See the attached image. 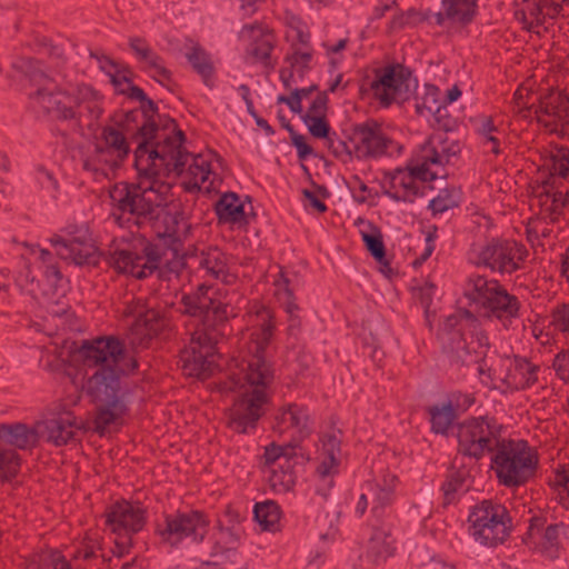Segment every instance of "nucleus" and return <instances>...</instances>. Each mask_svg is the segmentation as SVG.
<instances>
[{
    "instance_id": "nucleus-1",
    "label": "nucleus",
    "mask_w": 569,
    "mask_h": 569,
    "mask_svg": "<svg viewBox=\"0 0 569 569\" xmlns=\"http://www.w3.org/2000/svg\"><path fill=\"white\" fill-rule=\"evenodd\" d=\"M78 359L88 368L97 367L84 390L96 405L93 431L100 436L119 430L128 408L123 401L120 377L134 371L138 362L129 357L123 343L116 337L84 340L77 351Z\"/></svg>"
},
{
    "instance_id": "nucleus-2",
    "label": "nucleus",
    "mask_w": 569,
    "mask_h": 569,
    "mask_svg": "<svg viewBox=\"0 0 569 569\" xmlns=\"http://www.w3.org/2000/svg\"><path fill=\"white\" fill-rule=\"evenodd\" d=\"M271 336V326L264 327L261 340L254 343L253 353L237 365L239 372H232L227 381L220 383L222 392H239L229 410V427L237 432L243 433L249 427L254 428L264 413L263 406L269 401L267 389L274 375L272 365L266 357V346Z\"/></svg>"
},
{
    "instance_id": "nucleus-3",
    "label": "nucleus",
    "mask_w": 569,
    "mask_h": 569,
    "mask_svg": "<svg viewBox=\"0 0 569 569\" xmlns=\"http://www.w3.org/2000/svg\"><path fill=\"white\" fill-rule=\"evenodd\" d=\"M109 196L122 212L137 217L138 224H150L157 237L173 238L183 213L174 203H162V191L153 186L141 188L140 184L120 182L114 184Z\"/></svg>"
},
{
    "instance_id": "nucleus-4",
    "label": "nucleus",
    "mask_w": 569,
    "mask_h": 569,
    "mask_svg": "<svg viewBox=\"0 0 569 569\" xmlns=\"http://www.w3.org/2000/svg\"><path fill=\"white\" fill-rule=\"evenodd\" d=\"M526 442L505 439L491 457V468L499 482L506 487H519L535 473L537 459L525 452Z\"/></svg>"
},
{
    "instance_id": "nucleus-5",
    "label": "nucleus",
    "mask_w": 569,
    "mask_h": 569,
    "mask_svg": "<svg viewBox=\"0 0 569 569\" xmlns=\"http://www.w3.org/2000/svg\"><path fill=\"white\" fill-rule=\"evenodd\" d=\"M471 535L482 546L496 547L510 533L511 518L507 508L491 500H483L473 507L468 517Z\"/></svg>"
},
{
    "instance_id": "nucleus-6",
    "label": "nucleus",
    "mask_w": 569,
    "mask_h": 569,
    "mask_svg": "<svg viewBox=\"0 0 569 569\" xmlns=\"http://www.w3.org/2000/svg\"><path fill=\"white\" fill-rule=\"evenodd\" d=\"M502 426L487 418H472L458 427L459 452L463 456L481 459L486 452L492 453L505 439Z\"/></svg>"
},
{
    "instance_id": "nucleus-7",
    "label": "nucleus",
    "mask_w": 569,
    "mask_h": 569,
    "mask_svg": "<svg viewBox=\"0 0 569 569\" xmlns=\"http://www.w3.org/2000/svg\"><path fill=\"white\" fill-rule=\"evenodd\" d=\"M375 73L370 89L383 107H389L392 102L403 103L417 88L411 70L400 63L376 69Z\"/></svg>"
},
{
    "instance_id": "nucleus-8",
    "label": "nucleus",
    "mask_w": 569,
    "mask_h": 569,
    "mask_svg": "<svg viewBox=\"0 0 569 569\" xmlns=\"http://www.w3.org/2000/svg\"><path fill=\"white\" fill-rule=\"evenodd\" d=\"M106 259L118 272L143 279L159 269L161 253L157 246L148 243L141 256L128 250H116L108 253Z\"/></svg>"
},
{
    "instance_id": "nucleus-9",
    "label": "nucleus",
    "mask_w": 569,
    "mask_h": 569,
    "mask_svg": "<svg viewBox=\"0 0 569 569\" xmlns=\"http://www.w3.org/2000/svg\"><path fill=\"white\" fill-rule=\"evenodd\" d=\"M349 141L353 144L358 159L380 157L386 153L392 142L383 134L380 123L371 119L356 124Z\"/></svg>"
},
{
    "instance_id": "nucleus-10",
    "label": "nucleus",
    "mask_w": 569,
    "mask_h": 569,
    "mask_svg": "<svg viewBox=\"0 0 569 569\" xmlns=\"http://www.w3.org/2000/svg\"><path fill=\"white\" fill-rule=\"evenodd\" d=\"M208 521L199 511L190 513H177L176 516L166 517V527L159 530L164 542L171 547L177 546L183 537L193 535L196 541H201L206 535Z\"/></svg>"
},
{
    "instance_id": "nucleus-11",
    "label": "nucleus",
    "mask_w": 569,
    "mask_h": 569,
    "mask_svg": "<svg viewBox=\"0 0 569 569\" xmlns=\"http://www.w3.org/2000/svg\"><path fill=\"white\" fill-rule=\"evenodd\" d=\"M216 345L191 338V345L180 356L181 368L187 376L209 378L216 369Z\"/></svg>"
},
{
    "instance_id": "nucleus-12",
    "label": "nucleus",
    "mask_w": 569,
    "mask_h": 569,
    "mask_svg": "<svg viewBox=\"0 0 569 569\" xmlns=\"http://www.w3.org/2000/svg\"><path fill=\"white\" fill-rule=\"evenodd\" d=\"M439 336L443 343V351L453 367L471 363L472 355L463 337L461 315H450L446 318Z\"/></svg>"
},
{
    "instance_id": "nucleus-13",
    "label": "nucleus",
    "mask_w": 569,
    "mask_h": 569,
    "mask_svg": "<svg viewBox=\"0 0 569 569\" xmlns=\"http://www.w3.org/2000/svg\"><path fill=\"white\" fill-rule=\"evenodd\" d=\"M190 153L181 146H176L172 137H166L162 141H154L150 150L151 163L144 167V176L153 177L159 174L156 169V160H159L167 173L176 172L181 174L184 170Z\"/></svg>"
},
{
    "instance_id": "nucleus-14",
    "label": "nucleus",
    "mask_w": 569,
    "mask_h": 569,
    "mask_svg": "<svg viewBox=\"0 0 569 569\" xmlns=\"http://www.w3.org/2000/svg\"><path fill=\"white\" fill-rule=\"evenodd\" d=\"M227 309L228 306L218 300L201 312L188 313V316L199 319L192 337L199 341L217 345L219 338L224 336V327L229 318Z\"/></svg>"
},
{
    "instance_id": "nucleus-15",
    "label": "nucleus",
    "mask_w": 569,
    "mask_h": 569,
    "mask_svg": "<svg viewBox=\"0 0 569 569\" xmlns=\"http://www.w3.org/2000/svg\"><path fill=\"white\" fill-rule=\"evenodd\" d=\"M50 241L57 248V254L64 260H71L78 266H97L99 262L100 253L90 239L77 237L67 240L54 236Z\"/></svg>"
},
{
    "instance_id": "nucleus-16",
    "label": "nucleus",
    "mask_w": 569,
    "mask_h": 569,
    "mask_svg": "<svg viewBox=\"0 0 569 569\" xmlns=\"http://www.w3.org/2000/svg\"><path fill=\"white\" fill-rule=\"evenodd\" d=\"M516 243L492 240L480 252L479 260L492 270L511 273L519 268L516 254L519 253Z\"/></svg>"
},
{
    "instance_id": "nucleus-17",
    "label": "nucleus",
    "mask_w": 569,
    "mask_h": 569,
    "mask_svg": "<svg viewBox=\"0 0 569 569\" xmlns=\"http://www.w3.org/2000/svg\"><path fill=\"white\" fill-rule=\"evenodd\" d=\"M106 522L113 532H137L144 526V510L140 503L119 501L110 508Z\"/></svg>"
},
{
    "instance_id": "nucleus-18",
    "label": "nucleus",
    "mask_w": 569,
    "mask_h": 569,
    "mask_svg": "<svg viewBox=\"0 0 569 569\" xmlns=\"http://www.w3.org/2000/svg\"><path fill=\"white\" fill-rule=\"evenodd\" d=\"M37 428H39V439L46 438L56 446L68 443V441L74 436L73 429H90V427H87L82 421L78 423L76 417H73L71 412L38 422Z\"/></svg>"
},
{
    "instance_id": "nucleus-19",
    "label": "nucleus",
    "mask_w": 569,
    "mask_h": 569,
    "mask_svg": "<svg viewBox=\"0 0 569 569\" xmlns=\"http://www.w3.org/2000/svg\"><path fill=\"white\" fill-rule=\"evenodd\" d=\"M240 37L252 40L247 52L253 62H262L268 70L274 68V62L271 60V52L274 48L271 32L263 31L259 23L247 24L242 28Z\"/></svg>"
},
{
    "instance_id": "nucleus-20",
    "label": "nucleus",
    "mask_w": 569,
    "mask_h": 569,
    "mask_svg": "<svg viewBox=\"0 0 569 569\" xmlns=\"http://www.w3.org/2000/svg\"><path fill=\"white\" fill-rule=\"evenodd\" d=\"M520 302L516 296L509 295L507 290L501 289L495 293L489 302L482 308L480 315L485 318L495 317L508 328L511 320L519 315Z\"/></svg>"
},
{
    "instance_id": "nucleus-21",
    "label": "nucleus",
    "mask_w": 569,
    "mask_h": 569,
    "mask_svg": "<svg viewBox=\"0 0 569 569\" xmlns=\"http://www.w3.org/2000/svg\"><path fill=\"white\" fill-rule=\"evenodd\" d=\"M0 441L19 449H31L39 441L37 425L29 428L24 423L0 425Z\"/></svg>"
},
{
    "instance_id": "nucleus-22",
    "label": "nucleus",
    "mask_w": 569,
    "mask_h": 569,
    "mask_svg": "<svg viewBox=\"0 0 569 569\" xmlns=\"http://www.w3.org/2000/svg\"><path fill=\"white\" fill-rule=\"evenodd\" d=\"M166 326L167 321L160 312L149 309L137 316L131 325V332L140 343H144L146 340L158 336Z\"/></svg>"
},
{
    "instance_id": "nucleus-23",
    "label": "nucleus",
    "mask_w": 569,
    "mask_h": 569,
    "mask_svg": "<svg viewBox=\"0 0 569 569\" xmlns=\"http://www.w3.org/2000/svg\"><path fill=\"white\" fill-rule=\"evenodd\" d=\"M101 136L106 144H96V152L102 154L104 152L116 151L118 158L117 164L121 163L130 151L124 131L116 126H106L102 129Z\"/></svg>"
},
{
    "instance_id": "nucleus-24",
    "label": "nucleus",
    "mask_w": 569,
    "mask_h": 569,
    "mask_svg": "<svg viewBox=\"0 0 569 569\" xmlns=\"http://www.w3.org/2000/svg\"><path fill=\"white\" fill-rule=\"evenodd\" d=\"M98 100V92L92 88L81 87L78 89L76 111H82L84 113V118H82L81 121H89V127L92 126L91 121L98 120L103 112Z\"/></svg>"
},
{
    "instance_id": "nucleus-25",
    "label": "nucleus",
    "mask_w": 569,
    "mask_h": 569,
    "mask_svg": "<svg viewBox=\"0 0 569 569\" xmlns=\"http://www.w3.org/2000/svg\"><path fill=\"white\" fill-rule=\"evenodd\" d=\"M471 289L466 291V297L480 303L481 309L491 300V298L501 289V284L497 280H487L482 276H477L469 280Z\"/></svg>"
},
{
    "instance_id": "nucleus-26",
    "label": "nucleus",
    "mask_w": 569,
    "mask_h": 569,
    "mask_svg": "<svg viewBox=\"0 0 569 569\" xmlns=\"http://www.w3.org/2000/svg\"><path fill=\"white\" fill-rule=\"evenodd\" d=\"M427 412L430 415L431 429L436 433H447L449 427L457 418L452 400L441 406H430L427 408Z\"/></svg>"
},
{
    "instance_id": "nucleus-27",
    "label": "nucleus",
    "mask_w": 569,
    "mask_h": 569,
    "mask_svg": "<svg viewBox=\"0 0 569 569\" xmlns=\"http://www.w3.org/2000/svg\"><path fill=\"white\" fill-rule=\"evenodd\" d=\"M254 520L261 526L262 530L277 531L280 520V508L272 501L267 500L258 502L253 509Z\"/></svg>"
},
{
    "instance_id": "nucleus-28",
    "label": "nucleus",
    "mask_w": 569,
    "mask_h": 569,
    "mask_svg": "<svg viewBox=\"0 0 569 569\" xmlns=\"http://www.w3.org/2000/svg\"><path fill=\"white\" fill-rule=\"evenodd\" d=\"M447 19L467 24L476 14L477 0H443Z\"/></svg>"
},
{
    "instance_id": "nucleus-29",
    "label": "nucleus",
    "mask_w": 569,
    "mask_h": 569,
    "mask_svg": "<svg viewBox=\"0 0 569 569\" xmlns=\"http://www.w3.org/2000/svg\"><path fill=\"white\" fill-rule=\"evenodd\" d=\"M186 57L192 68L202 77L203 82L210 86L209 80L213 73V64L204 49L199 44H194Z\"/></svg>"
},
{
    "instance_id": "nucleus-30",
    "label": "nucleus",
    "mask_w": 569,
    "mask_h": 569,
    "mask_svg": "<svg viewBox=\"0 0 569 569\" xmlns=\"http://www.w3.org/2000/svg\"><path fill=\"white\" fill-rule=\"evenodd\" d=\"M279 423H287L293 428H297L302 438L310 435L308 428L309 416L306 410L296 403L289 405L278 418Z\"/></svg>"
},
{
    "instance_id": "nucleus-31",
    "label": "nucleus",
    "mask_w": 569,
    "mask_h": 569,
    "mask_svg": "<svg viewBox=\"0 0 569 569\" xmlns=\"http://www.w3.org/2000/svg\"><path fill=\"white\" fill-rule=\"evenodd\" d=\"M211 288L204 284L198 287L197 291L191 295H184L181 299V303L184 307L183 312L194 313L201 312V310L207 309L217 300L208 295Z\"/></svg>"
},
{
    "instance_id": "nucleus-32",
    "label": "nucleus",
    "mask_w": 569,
    "mask_h": 569,
    "mask_svg": "<svg viewBox=\"0 0 569 569\" xmlns=\"http://www.w3.org/2000/svg\"><path fill=\"white\" fill-rule=\"evenodd\" d=\"M539 203L543 207V211L551 221H556L561 214L562 208H565L569 201L568 197H563L560 191L545 190L539 196Z\"/></svg>"
},
{
    "instance_id": "nucleus-33",
    "label": "nucleus",
    "mask_w": 569,
    "mask_h": 569,
    "mask_svg": "<svg viewBox=\"0 0 569 569\" xmlns=\"http://www.w3.org/2000/svg\"><path fill=\"white\" fill-rule=\"evenodd\" d=\"M58 98L57 109L53 110L52 114L57 119H76L80 123L81 119L84 118V113L82 111H76L77 96L73 97L67 92L58 91Z\"/></svg>"
},
{
    "instance_id": "nucleus-34",
    "label": "nucleus",
    "mask_w": 569,
    "mask_h": 569,
    "mask_svg": "<svg viewBox=\"0 0 569 569\" xmlns=\"http://www.w3.org/2000/svg\"><path fill=\"white\" fill-rule=\"evenodd\" d=\"M296 477L292 466L279 465V469H271L269 476L270 487L277 492H288L292 489Z\"/></svg>"
},
{
    "instance_id": "nucleus-35",
    "label": "nucleus",
    "mask_w": 569,
    "mask_h": 569,
    "mask_svg": "<svg viewBox=\"0 0 569 569\" xmlns=\"http://www.w3.org/2000/svg\"><path fill=\"white\" fill-rule=\"evenodd\" d=\"M371 233L362 232V240L366 244L367 250L375 258L376 261L385 259L386 248L382 240V233L380 229L368 222Z\"/></svg>"
},
{
    "instance_id": "nucleus-36",
    "label": "nucleus",
    "mask_w": 569,
    "mask_h": 569,
    "mask_svg": "<svg viewBox=\"0 0 569 569\" xmlns=\"http://www.w3.org/2000/svg\"><path fill=\"white\" fill-rule=\"evenodd\" d=\"M199 264L214 278L226 273L224 254L218 248H212L207 253H202Z\"/></svg>"
},
{
    "instance_id": "nucleus-37",
    "label": "nucleus",
    "mask_w": 569,
    "mask_h": 569,
    "mask_svg": "<svg viewBox=\"0 0 569 569\" xmlns=\"http://www.w3.org/2000/svg\"><path fill=\"white\" fill-rule=\"evenodd\" d=\"M16 68L28 77L31 82L37 84L38 88L47 83L51 84L52 80L46 76L40 68L39 61L34 59H22L18 64H16Z\"/></svg>"
},
{
    "instance_id": "nucleus-38",
    "label": "nucleus",
    "mask_w": 569,
    "mask_h": 569,
    "mask_svg": "<svg viewBox=\"0 0 569 569\" xmlns=\"http://www.w3.org/2000/svg\"><path fill=\"white\" fill-rule=\"evenodd\" d=\"M140 110L143 114L144 122L138 128L137 136H146L151 134L152 132H158L159 124L154 119V117L159 114L157 104L147 97L144 103H141Z\"/></svg>"
},
{
    "instance_id": "nucleus-39",
    "label": "nucleus",
    "mask_w": 569,
    "mask_h": 569,
    "mask_svg": "<svg viewBox=\"0 0 569 569\" xmlns=\"http://www.w3.org/2000/svg\"><path fill=\"white\" fill-rule=\"evenodd\" d=\"M157 133L158 132H152L151 134L137 136V131H136L132 136L133 139H140L138 147L134 151V166L140 174H144V168H141L140 164L144 160L146 156H148L146 158V161L148 163H151L150 150H151V148H153L154 140L157 138Z\"/></svg>"
},
{
    "instance_id": "nucleus-40",
    "label": "nucleus",
    "mask_w": 569,
    "mask_h": 569,
    "mask_svg": "<svg viewBox=\"0 0 569 569\" xmlns=\"http://www.w3.org/2000/svg\"><path fill=\"white\" fill-rule=\"evenodd\" d=\"M467 471L463 469L452 470L447 476L441 489L443 491V506H448L455 500V493L463 486L467 477Z\"/></svg>"
},
{
    "instance_id": "nucleus-41",
    "label": "nucleus",
    "mask_w": 569,
    "mask_h": 569,
    "mask_svg": "<svg viewBox=\"0 0 569 569\" xmlns=\"http://www.w3.org/2000/svg\"><path fill=\"white\" fill-rule=\"evenodd\" d=\"M20 468V457L14 450H0V475L3 479L13 478Z\"/></svg>"
},
{
    "instance_id": "nucleus-42",
    "label": "nucleus",
    "mask_w": 569,
    "mask_h": 569,
    "mask_svg": "<svg viewBox=\"0 0 569 569\" xmlns=\"http://www.w3.org/2000/svg\"><path fill=\"white\" fill-rule=\"evenodd\" d=\"M33 98L41 104L43 110L52 114L53 110L57 109L58 91H53V82L41 86L37 89Z\"/></svg>"
},
{
    "instance_id": "nucleus-43",
    "label": "nucleus",
    "mask_w": 569,
    "mask_h": 569,
    "mask_svg": "<svg viewBox=\"0 0 569 569\" xmlns=\"http://www.w3.org/2000/svg\"><path fill=\"white\" fill-rule=\"evenodd\" d=\"M301 120L308 126V130L313 138L327 140L332 136L327 117L301 116Z\"/></svg>"
},
{
    "instance_id": "nucleus-44",
    "label": "nucleus",
    "mask_w": 569,
    "mask_h": 569,
    "mask_svg": "<svg viewBox=\"0 0 569 569\" xmlns=\"http://www.w3.org/2000/svg\"><path fill=\"white\" fill-rule=\"evenodd\" d=\"M238 201V194L231 191L226 192L220 197V199L214 204V211L220 222H229L232 209Z\"/></svg>"
},
{
    "instance_id": "nucleus-45",
    "label": "nucleus",
    "mask_w": 569,
    "mask_h": 569,
    "mask_svg": "<svg viewBox=\"0 0 569 569\" xmlns=\"http://www.w3.org/2000/svg\"><path fill=\"white\" fill-rule=\"evenodd\" d=\"M390 178V189L400 186L405 190L411 192L415 197L422 196L418 186L412 181L411 177L400 168L396 169L392 173H387Z\"/></svg>"
},
{
    "instance_id": "nucleus-46",
    "label": "nucleus",
    "mask_w": 569,
    "mask_h": 569,
    "mask_svg": "<svg viewBox=\"0 0 569 569\" xmlns=\"http://www.w3.org/2000/svg\"><path fill=\"white\" fill-rule=\"evenodd\" d=\"M39 566L48 569L52 567V569H70V563L64 559L58 550H46L42 551L39 556Z\"/></svg>"
},
{
    "instance_id": "nucleus-47",
    "label": "nucleus",
    "mask_w": 569,
    "mask_h": 569,
    "mask_svg": "<svg viewBox=\"0 0 569 569\" xmlns=\"http://www.w3.org/2000/svg\"><path fill=\"white\" fill-rule=\"evenodd\" d=\"M390 538V535L382 531V530H376L375 535L371 538V551H373L379 543L383 545V551L376 552V559L373 565L381 566L380 558H388L391 557L393 553V547H391V543L387 541V539Z\"/></svg>"
},
{
    "instance_id": "nucleus-48",
    "label": "nucleus",
    "mask_w": 569,
    "mask_h": 569,
    "mask_svg": "<svg viewBox=\"0 0 569 569\" xmlns=\"http://www.w3.org/2000/svg\"><path fill=\"white\" fill-rule=\"evenodd\" d=\"M470 347H472V361L471 362H478L480 359H482L486 356L485 349L489 348V338L483 331H477L472 336V340L470 343H467Z\"/></svg>"
},
{
    "instance_id": "nucleus-49",
    "label": "nucleus",
    "mask_w": 569,
    "mask_h": 569,
    "mask_svg": "<svg viewBox=\"0 0 569 569\" xmlns=\"http://www.w3.org/2000/svg\"><path fill=\"white\" fill-rule=\"evenodd\" d=\"M458 206V202L452 199L450 192L445 189L441 191V193L432 199L429 203V209L432 210L433 214L442 213L447 211L450 208H455Z\"/></svg>"
},
{
    "instance_id": "nucleus-50",
    "label": "nucleus",
    "mask_w": 569,
    "mask_h": 569,
    "mask_svg": "<svg viewBox=\"0 0 569 569\" xmlns=\"http://www.w3.org/2000/svg\"><path fill=\"white\" fill-rule=\"evenodd\" d=\"M536 114L539 122H542L540 114L551 116L558 119L557 100L556 97L553 98L552 90H550L546 97L540 99L539 106L536 109Z\"/></svg>"
},
{
    "instance_id": "nucleus-51",
    "label": "nucleus",
    "mask_w": 569,
    "mask_h": 569,
    "mask_svg": "<svg viewBox=\"0 0 569 569\" xmlns=\"http://www.w3.org/2000/svg\"><path fill=\"white\" fill-rule=\"evenodd\" d=\"M138 120V110H130L124 113L116 112L111 118L110 121L116 126L117 128L121 129L124 132H129L131 130V124L136 123Z\"/></svg>"
},
{
    "instance_id": "nucleus-52",
    "label": "nucleus",
    "mask_w": 569,
    "mask_h": 569,
    "mask_svg": "<svg viewBox=\"0 0 569 569\" xmlns=\"http://www.w3.org/2000/svg\"><path fill=\"white\" fill-rule=\"evenodd\" d=\"M326 144L332 154L337 158L341 157L342 154H346L350 158L355 152V149L352 150L346 141L338 139L336 132H332V136L326 140Z\"/></svg>"
},
{
    "instance_id": "nucleus-53",
    "label": "nucleus",
    "mask_w": 569,
    "mask_h": 569,
    "mask_svg": "<svg viewBox=\"0 0 569 569\" xmlns=\"http://www.w3.org/2000/svg\"><path fill=\"white\" fill-rule=\"evenodd\" d=\"M328 110V96L327 92H319L315 100L311 102L308 111L303 116L310 117H327Z\"/></svg>"
},
{
    "instance_id": "nucleus-54",
    "label": "nucleus",
    "mask_w": 569,
    "mask_h": 569,
    "mask_svg": "<svg viewBox=\"0 0 569 569\" xmlns=\"http://www.w3.org/2000/svg\"><path fill=\"white\" fill-rule=\"evenodd\" d=\"M497 127L493 124V121H492V118L491 117H487L483 119L482 123H481V127L479 128V133L481 136H483L489 142H492L493 143V147H492V152L495 154H499L500 153V149H499V140L492 136L491 133L497 131Z\"/></svg>"
},
{
    "instance_id": "nucleus-55",
    "label": "nucleus",
    "mask_w": 569,
    "mask_h": 569,
    "mask_svg": "<svg viewBox=\"0 0 569 569\" xmlns=\"http://www.w3.org/2000/svg\"><path fill=\"white\" fill-rule=\"evenodd\" d=\"M436 289V286L432 282H426V284L418 289V299L422 305L426 313V318L429 321L430 318V306L432 302V295Z\"/></svg>"
},
{
    "instance_id": "nucleus-56",
    "label": "nucleus",
    "mask_w": 569,
    "mask_h": 569,
    "mask_svg": "<svg viewBox=\"0 0 569 569\" xmlns=\"http://www.w3.org/2000/svg\"><path fill=\"white\" fill-rule=\"evenodd\" d=\"M553 368L560 379L569 380V351H561L556 356Z\"/></svg>"
},
{
    "instance_id": "nucleus-57",
    "label": "nucleus",
    "mask_w": 569,
    "mask_h": 569,
    "mask_svg": "<svg viewBox=\"0 0 569 569\" xmlns=\"http://www.w3.org/2000/svg\"><path fill=\"white\" fill-rule=\"evenodd\" d=\"M183 267H184V261L182 258L169 261L166 263L164 267H162V268L159 267L158 277L161 280H170V274L174 273L176 277H178L180 271L183 269Z\"/></svg>"
},
{
    "instance_id": "nucleus-58",
    "label": "nucleus",
    "mask_w": 569,
    "mask_h": 569,
    "mask_svg": "<svg viewBox=\"0 0 569 569\" xmlns=\"http://www.w3.org/2000/svg\"><path fill=\"white\" fill-rule=\"evenodd\" d=\"M292 144L297 148L298 158L300 160L307 159L313 154V148L306 142V138L297 132L290 136Z\"/></svg>"
},
{
    "instance_id": "nucleus-59",
    "label": "nucleus",
    "mask_w": 569,
    "mask_h": 569,
    "mask_svg": "<svg viewBox=\"0 0 569 569\" xmlns=\"http://www.w3.org/2000/svg\"><path fill=\"white\" fill-rule=\"evenodd\" d=\"M408 174L411 177L412 181H415V179H419L426 182L437 179V174L429 170L428 163L426 161L420 166L411 168Z\"/></svg>"
},
{
    "instance_id": "nucleus-60",
    "label": "nucleus",
    "mask_w": 569,
    "mask_h": 569,
    "mask_svg": "<svg viewBox=\"0 0 569 569\" xmlns=\"http://www.w3.org/2000/svg\"><path fill=\"white\" fill-rule=\"evenodd\" d=\"M553 323L561 331H569V303L562 305L553 312Z\"/></svg>"
},
{
    "instance_id": "nucleus-61",
    "label": "nucleus",
    "mask_w": 569,
    "mask_h": 569,
    "mask_svg": "<svg viewBox=\"0 0 569 569\" xmlns=\"http://www.w3.org/2000/svg\"><path fill=\"white\" fill-rule=\"evenodd\" d=\"M282 450H286V448H282L281 446L276 445L274 442L266 447L264 450V465L266 466H272L282 459Z\"/></svg>"
},
{
    "instance_id": "nucleus-62",
    "label": "nucleus",
    "mask_w": 569,
    "mask_h": 569,
    "mask_svg": "<svg viewBox=\"0 0 569 569\" xmlns=\"http://www.w3.org/2000/svg\"><path fill=\"white\" fill-rule=\"evenodd\" d=\"M558 108V120L569 123V96L559 93L556 97Z\"/></svg>"
},
{
    "instance_id": "nucleus-63",
    "label": "nucleus",
    "mask_w": 569,
    "mask_h": 569,
    "mask_svg": "<svg viewBox=\"0 0 569 569\" xmlns=\"http://www.w3.org/2000/svg\"><path fill=\"white\" fill-rule=\"evenodd\" d=\"M391 501V491L380 489L377 496V505L372 507L371 511L376 517H381L382 509Z\"/></svg>"
},
{
    "instance_id": "nucleus-64",
    "label": "nucleus",
    "mask_w": 569,
    "mask_h": 569,
    "mask_svg": "<svg viewBox=\"0 0 569 569\" xmlns=\"http://www.w3.org/2000/svg\"><path fill=\"white\" fill-rule=\"evenodd\" d=\"M143 39L132 38L130 39L129 46L142 60H150L152 58L151 50L143 46Z\"/></svg>"
}]
</instances>
